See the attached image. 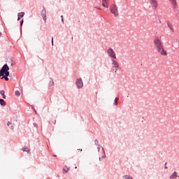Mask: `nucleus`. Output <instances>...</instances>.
<instances>
[{"mask_svg": "<svg viewBox=\"0 0 179 179\" xmlns=\"http://www.w3.org/2000/svg\"><path fill=\"white\" fill-rule=\"evenodd\" d=\"M172 1V4L173 5V6H176V0H170Z\"/></svg>", "mask_w": 179, "mask_h": 179, "instance_id": "obj_19", "label": "nucleus"}, {"mask_svg": "<svg viewBox=\"0 0 179 179\" xmlns=\"http://www.w3.org/2000/svg\"><path fill=\"white\" fill-rule=\"evenodd\" d=\"M11 124V123L10 122H7V127H9Z\"/></svg>", "mask_w": 179, "mask_h": 179, "instance_id": "obj_23", "label": "nucleus"}, {"mask_svg": "<svg viewBox=\"0 0 179 179\" xmlns=\"http://www.w3.org/2000/svg\"><path fill=\"white\" fill-rule=\"evenodd\" d=\"M0 94H1V96L5 95V92H4L3 90H1V91L0 92Z\"/></svg>", "mask_w": 179, "mask_h": 179, "instance_id": "obj_20", "label": "nucleus"}, {"mask_svg": "<svg viewBox=\"0 0 179 179\" xmlns=\"http://www.w3.org/2000/svg\"><path fill=\"white\" fill-rule=\"evenodd\" d=\"M118 100H119V99H118V98H115V102H117V101H118Z\"/></svg>", "mask_w": 179, "mask_h": 179, "instance_id": "obj_27", "label": "nucleus"}, {"mask_svg": "<svg viewBox=\"0 0 179 179\" xmlns=\"http://www.w3.org/2000/svg\"><path fill=\"white\" fill-rule=\"evenodd\" d=\"M150 4L152 5L153 10H157L158 8V2L157 0H150Z\"/></svg>", "mask_w": 179, "mask_h": 179, "instance_id": "obj_6", "label": "nucleus"}, {"mask_svg": "<svg viewBox=\"0 0 179 179\" xmlns=\"http://www.w3.org/2000/svg\"><path fill=\"white\" fill-rule=\"evenodd\" d=\"M153 43H154V46L156 50H157L159 48H162L164 47L163 41L161 39H159V38H155L153 41Z\"/></svg>", "mask_w": 179, "mask_h": 179, "instance_id": "obj_2", "label": "nucleus"}, {"mask_svg": "<svg viewBox=\"0 0 179 179\" xmlns=\"http://www.w3.org/2000/svg\"><path fill=\"white\" fill-rule=\"evenodd\" d=\"M99 149H100V145H97V150H98V152L99 151Z\"/></svg>", "mask_w": 179, "mask_h": 179, "instance_id": "obj_26", "label": "nucleus"}, {"mask_svg": "<svg viewBox=\"0 0 179 179\" xmlns=\"http://www.w3.org/2000/svg\"><path fill=\"white\" fill-rule=\"evenodd\" d=\"M8 71H9V67L8 64H4V66H3V68H1L0 71V77L3 76L8 77L10 75V73Z\"/></svg>", "mask_w": 179, "mask_h": 179, "instance_id": "obj_1", "label": "nucleus"}, {"mask_svg": "<svg viewBox=\"0 0 179 179\" xmlns=\"http://www.w3.org/2000/svg\"><path fill=\"white\" fill-rule=\"evenodd\" d=\"M107 53H108V56L110 57L111 58H113V59H117L116 54L112 48H109L107 50Z\"/></svg>", "mask_w": 179, "mask_h": 179, "instance_id": "obj_5", "label": "nucleus"}, {"mask_svg": "<svg viewBox=\"0 0 179 179\" xmlns=\"http://www.w3.org/2000/svg\"><path fill=\"white\" fill-rule=\"evenodd\" d=\"M78 88H82L83 87V83L81 78H79L76 81Z\"/></svg>", "mask_w": 179, "mask_h": 179, "instance_id": "obj_8", "label": "nucleus"}, {"mask_svg": "<svg viewBox=\"0 0 179 179\" xmlns=\"http://www.w3.org/2000/svg\"><path fill=\"white\" fill-rule=\"evenodd\" d=\"M0 105L1 106H6V102L3 99H0Z\"/></svg>", "mask_w": 179, "mask_h": 179, "instance_id": "obj_13", "label": "nucleus"}, {"mask_svg": "<svg viewBox=\"0 0 179 179\" xmlns=\"http://www.w3.org/2000/svg\"><path fill=\"white\" fill-rule=\"evenodd\" d=\"M102 6L104 8H109V0H102Z\"/></svg>", "mask_w": 179, "mask_h": 179, "instance_id": "obj_10", "label": "nucleus"}, {"mask_svg": "<svg viewBox=\"0 0 179 179\" xmlns=\"http://www.w3.org/2000/svg\"><path fill=\"white\" fill-rule=\"evenodd\" d=\"M63 17H64L63 15H61L62 22H63V23H64V18Z\"/></svg>", "mask_w": 179, "mask_h": 179, "instance_id": "obj_24", "label": "nucleus"}, {"mask_svg": "<svg viewBox=\"0 0 179 179\" xmlns=\"http://www.w3.org/2000/svg\"><path fill=\"white\" fill-rule=\"evenodd\" d=\"M94 143H95V145H97L98 144V141L95 140Z\"/></svg>", "mask_w": 179, "mask_h": 179, "instance_id": "obj_29", "label": "nucleus"}, {"mask_svg": "<svg viewBox=\"0 0 179 179\" xmlns=\"http://www.w3.org/2000/svg\"><path fill=\"white\" fill-rule=\"evenodd\" d=\"M53 157H56V155H53Z\"/></svg>", "mask_w": 179, "mask_h": 179, "instance_id": "obj_37", "label": "nucleus"}, {"mask_svg": "<svg viewBox=\"0 0 179 179\" xmlns=\"http://www.w3.org/2000/svg\"><path fill=\"white\" fill-rule=\"evenodd\" d=\"M99 161H101V158H99Z\"/></svg>", "mask_w": 179, "mask_h": 179, "instance_id": "obj_38", "label": "nucleus"}, {"mask_svg": "<svg viewBox=\"0 0 179 179\" xmlns=\"http://www.w3.org/2000/svg\"><path fill=\"white\" fill-rule=\"evenodd\" d=\"M99 10H101V8H98Z\"/></svg>", "mask_w": 179, "mask_h": 179, "instance_id": "obj_39", "label": "nucleus"}, {"mask_svg": "<svg viewBox=\"0 0 179 179\" xmlns=\"http://www.w3.org/2000/svg\"><path fill=\"white\" fill-rule=\"evenodd\" d=\"M20 17H18L17 20H20Z\"/></svg>", "mask_w": 179, "mask_h": 179, "instance_id": "obj_34", "label": "nucleus"}, {"mask_svg": "<svg viewBox=\"0 0 179 179\" xmlns=\"http://www.w3.org/2000/svg\"><path fill=\"white\" fill-rule=\"evenodd\" d=\"M117 104H118L117 101H115V105L117 106Z\"/></svg>", "mask_w": 179, "mask_h": 179, "instance_id": "obj_30", "label": "nucleus"}, {"mask_svg": "<svg viewBox=\"0 0 179 179\" xmlns=\"http://www.w3.org/2000/svg\"><path fill=\"white\" fill-rule=\"evenodd\" d=\"M1 35H2V34H1V32H0V37L1 36Z\"/></svg>", "mask_w": 179, "mask_h": 179, "instance_id": "obj_36", "label": "nucleus"}, {"mask_svg": "<svg viewBox=\"0 0 179 179\" xmlns=\"http://www.w3.org/2000/svg\"><path fill=\"white\" fill-rule=\"evenodd\" d=\"M41 17H43L45 22H47V15L45 8L41 10Z\"/></svg>", "mask_w": 179, "mask_h": 179, "instance_id": "obj_9", "label": "nucleus"}, {"mask_svg": "<svg viewBox=\"0 0 179 179\" xmlns=\"http://www.w3.org/2000/svg\"><path fill=\"white\" fill-rule=\"evenodd\" d=\"M23 22H24V20H22V21H21V22H20V25H21V26H22Z\"/></svg>", "mask_w": 179, "mask_h": 179, "instance_id": "obj_25", "label": "nucleus"}, {"mask_svg": "<svg viewBox=\"0 0 179 179\" xmlns=\"http://www.w3.org/2000/svg\"><path fill=\"white\" fill-rule=\"evenodd\" d=\"M3 98L5 99H6V95H3Z\"/></svg>", "mask_w": 179, "mask_h": 179, "instance_id": "obj_31", "label": "nucleus"}, {"mask_svg": "<svg viewBox=\"0 0 179 179\" xmlns=\"http://www.w3.org/2000/svg\"><path fill=\"white\" fill-rule=\"evenodd\" d=\"M52 45H54V38H52Z\"/></svg>", "mask_w": 179, "mask_h": 179, "instance_id": "obj_22", "label": "nucleus"}, {"mask_svg": "<svg viewBox=\"0 0 179 179\" xmlns=\"http://www.w3.org/2000/svg\"><path fill=\"white\" fill-rule=\"evenodd\" d=\"M53 124H56V120L53 121Z\"/></svg>", "mask_w": 179, "mask_h": 179, "instance_id": "obj_32", "label": "nucleus"}, {"mask_svg": "<svg viewBox=\"0 0 179 179\" xmlns=\"http://www.w3.org/2000/svg\"><path fill=\"white\" fill-rule=\"evenodd\" d=\"M49 82H50L49 83V87H51V86L55 85V83H54V81H52V79L49 80Z\"/></svg>", "mask_w": 179, "mask_h": 179, "instance_id": "obj_15", "label": "nucleus"}, {"mask_svg": "<svg viewBox=\"0 0 179 179\" xmlns=\"http://www.w3.org/2000/svg\"><path fill=\"white\" fill-rule=\"evenodd\" d=\"M156 51H157V52L160 54L162 56L166 57V56H167L169 55L167 51L165 50L164 47L156 49Z\"/></svg>", "mask_w": 179, "mask_h": 179, "instance_id": "obj_4", "label": "nucleus"}, {"mask_svg": "<svg viewBox=\"0 0 179 179\" xmlns=\"http://www.w3.org/2000/svg\"><path fill=\"white\" fill-rule=\"evenodd\" d=\"M165 165H166V163L165 164Z\"/></svg>", "mask_w": 179, "mask_h": 179, "instance_id": "obj_42", "label": "nucleus"}, {"mask_svg": "<svg viewBox=\"0 0 179 179\" xmlns=\"http://www.w3.org/2000/svg\"><path fill=\"white\" fill-rule=\"evenodd\" d=\"M15 96H20V92L17 90L15 92Z\"/></svg>", "mask_w": 179, "mask_h": 179, "instance_id": "obj_17", "label": "nucleus"}, {"mask_svg": "<svg viewBox=\"0 0 179 179\" xmlns=\"http://www.w3.org/2000/svg\"><path fill=\"white\" fill-rule=\"evenodd\" d=\"M124 179H132V178H131V177L129 176H126L124 177Z\"/></svg>", "mask_w": 179, "mask_h": 179, "instance_id": "obj_21", "label": "nucleus"}, {"mask_svg": "<svg viewBox=\"0 0 179 179\" xmlns=\"http://www.w3.org/2000/svg\"><path fill=\"white\" fill-rule=\"evenodd\" d=\"M24 15V12H21L20 13L18 14V17H23Z\"/></svg>", "mask_w": 179, "mask_h": 179, "instance_id": "obj_18", "label": "nucleus"}, {"mask_svg": "<svg viewBox=\"0 0 179 179\" xmlns=\"http://www.w3.org/2000/svg\"><path fill=\"white\" fill-rule=\"evenodd\" d=\"M178 176V172L175 171L173 175L170 176V178L169 179H176L177 178Z\"/></svg>", "mask_w": 179, "mask_h": 179, "instance_id": "obj_11", "label": "nucleus"}, {"mask_svg": "<svg viewBox=\"0 0 179 179\" xmlns=\"http://www.w3.org/2000/svg\"><path fill=\"white\" fill-rule=\"evenodd\" d=\"M75 169H77V166H76Z\"/></svg>", "mask_w": 179, "mask_h": 179, "instance_id": "obj_41", "label": "nucleus"}, {"mask_svg": "<svg viewBox=\"0 0 179 179\" xmlns=\"http://www.w3.org/2000/svg\"><path fill=\"white\" fill-rule=\"evenodd\" d=\"M78 150H80V152H82V151H83V150H82V149H78Z\"/></svg>", "mask_w": 179, "mask_h": 179, "instance_id": "obj_35", "label": "nucleus"}, {"mask_svg": "<svg viewBox=\"0 0 179 179\" xmlns=\"http://www.w3.org/2000/svg\"><path fill=\"white\" fill-rule=\"evenodd\" d=\"M69 170H70V167L65 166L63 169V171L64 173H66L69 172Z\"/></svg>", "mask_w": 179, "mask_h": 179, "instance_id": "obj_12", "label": "nucleus"}, {"mask_svg": "<svg viewBox=\"0 0 179 179\" xmlns=\"http://www.w3.org/2000/svg\"><path fill=\"white\" fill-rule=\"evenodd\" d=\"M110 12H111L112 14L114 15V16L115 17H118V15H119L118 8L115 4H113L110 6Z\"/></svg>", "mask_w": 179, "mask_h": 179, "instance_id": "obj_3", "label": "nucleus"}, {"mask_svg": "<svg viewBox=\"0 0 179 179\" xmlns=\"http://www.w3.org/2000/svg\"><path fill=\"white\" fill-rule=\"evenodd\" d=\"M22 150H23L24 152H29L28 147H24L23 148H22Z\"/></svg>", "mask_w": 179, "mask_h": 179, "instance_id": "obj_16", "label": "nucleus"}, {"mask_svg": "<svg viewBox=\"0 0 179 179\" xmlns=\"http://www.w3.org/2000/svg\"><path fill=\"white\" fill-rule=\"evenodd\" d=\"M1 79H3V78H4L6 81H8V80H9L8 77L6 76H5V75L1 76Z\"/></svg>", "mask_w": 179, "mask_h": 179, "instance_id": "obj_14", "label": "nucleus"}, {"mask_svg": "<svg viewBox=\"0 0 179 179\" xmlns=\"http://www.w3.org/2000/svg\"><path fill=\"white\" fill-rule=\"evenodd\" d=\"M105 157H106V155H105V154H104V155L102 156V158H105Z\"/></svg>", "mask_w": 179, "mask_h": 179, "instance_id": "obj_33", "label": "nucleus"}, {"mask_svg": "<svg viewBox=\"0 0 179 179\" xmlns=\"http://www.w3.org/2000/svg\"><path fill=\"white\" fill-rule=\"evenodd\" d=\"M118 100H119V99H118V98H115V102H117V101H118Z\"/></svg>", "mask_w": 179, "mask_h": 179, "instance_id": "obj_28", "label": "nucleus"}, {"mask_svg": "<svg viewBox=\"0 0 179 179\" xmlns=\"http://www.w3.org/2000/svg\"><path fill=\"white\" fill-rule=\"evenodd\" d=\"M112 66L115 69V71L119 69V64L115 60H112Z\"/></svg>", "mask_w": 179, "mask_h": 179, "instance_id": "obj_7", "label": "nucleus"}, {"mask_svg": "<svg viewBox=\"0 0 179 179\" xmlns=\"http://www.w3.org/2000/svg\"><path fill=\"white\" fill-rule=\"evenodd\" d=\"M165 169H167V166H166Z\"/></svg>", "mask_w": 179, "mask_h": 179, "instance_id": "obj_40", "label": "nucleus"}]
</instances>
